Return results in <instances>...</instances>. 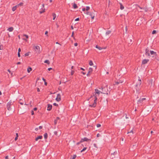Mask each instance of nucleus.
<instances>
[{"label":"nucleus","mask_w":159,"mask_h":159,"mask_svg":"<svg viewBox=\"0 0 159 159\" xmlns=\"http://www.w3.org/2000/svg\"><path fill=\"white\" fill-rule=\"evenodd\" d=\"M89 64L91 66H92L93 65L92 61H90L89 62Z\"/></svg>","instance_id":"nucleus-28"},{"label":"nucleus","mask_w":159,"mask_h":159,"mask_svg":"<svg viewBox=\"0 0 159 159\" xmlns=\"http://www.w3.org/2000/svg\"><path fill=\"white\" fill-rule=\"evenodd\" d=\"M13 103L12 102L10 101L8 102H7V109L9 111H11V105H12L13 104Z\"/></svg>","instance_id":"nucleus-4"},{"label":"nucleus","mask_w":159,"mask_h":159,"mask_svg":"<svg viewBox=\"0 0 159 159\" xmlns=\"http://www.w3.org/2000/svg\"><path fill=\"white\" fill-rule=\"evenodd\" d=\"M156 33V31L155 30H153L152 32V34H155Z\"/></svg>","instance_id":"nucleus-35"},{"label":"nucleus","mask_w":159,"mask_h":159,"mask_svg":"<svg viewBox=\"0 0 159 159\" xmlns=\"http://www.w3.org/2000/svg\"><path fill=\"white\" fill-rule=\"evenodd\" d=\"M100 136V134H99V133L98 134H97V137H99Z\"/></svg>","instance_id":"nucleus-44"},{"label":"nucleus","mask_w":159,"mask_h":159,"mask_svg":"<svg viewBox=\"0 0 159 159\" xmlns=\"http://www.w3.org/2000/svg\"><path fill=\"white\" fill-rule=\"evenodd\" d=\"M44 84L45 85H47V83L46 81L44 82Z\"/></svg>","instance_id":"nucleus-55"},{"label":"nucleus","mask_w":159,"mask_h":159,"mask_svg":"<svg viewBox=\"0 0 159 159\" xmlns=\"http://www.w3.org/2000/svg\"><path fill=\"white\" fill-rule=\"evenodd\" d=\"M148 86L149 87L150 89H152L153 87L154 84H153V80H150L148 81Z\"/></svg>","instance_id":"nucleus-2"},{"label":"nucleus","mask_w":159,"mask_h":159,"mask_svg":"<svg viewBox=\"0 0 159 159\" xmlns=\"http://www.w3.org/2000/svg\"><path fill=\"white\" fill-rule=\"evenodd\" d=\"M34 111H36L37 110V108L36 107H34L33 109Z\"/></svg>","instance_id":"nucleus-53"},{"label":"nucleus","mask_w":159,"mask_h":159,"mask_svg":"<svg viewBox=\"0 0 159 159\" xmlns=\"http://www.w3.org/2000/svg\"><path fill=\"white\" fill-rule=\"evenodd\" d=\"M73 7L74 9L77 8L78 7V6H77V5L75 3H74L73 5Z\"/></svg>","instance_id":"nucleus-23"},{"label":"nucleus","mask_w":159,"mask_h":159,"mask_svg":"<svg viewBox=\"0 0 159 159\" xmlns=\"http://www.w3.org/2000/svg\"><path fill=\"white\" fill-rule=\"evenodd\" d=\"M33 48L35 53L38 54L39 53V49H40L39 46H35L34 45L33 47Z\"/></svg>","instance_id":"nucleus-1"},{"label":"nucleus","mask_w":159,"mask_h":159,"mask_svg":"<svg viewBox=\"0 0 159 159\" xmlns=\"http://www.w3.org/2000/svg\"><path fill=\"white\" fill-rule=\"evenodd\" d=\"M99 89L102 90V91L101 92V93H104V94H108V93H105L107 92L106 90H103V87H102L101 88H99Z\"/></svg>","instance_id":"nucleus-11"},{"label":"nucleus","mask_w":159,"mask_h":159,"mask_svg":"<svg viewBox=\"0 0 159 159\" xmlns=\"http://www.w3.org/2000/svg\"><path fill=\"white\" fill-rule=\"evenodd\" d=\"M132 133V134H133V130H131L130 132H128L127 133L128 134V133Z\"/></svg>","instance_id":"nucleus-46"},{"label":"nucleus","mask_w":159,"mask_h":159,"mask_svg":"<svg viewBox=\"0 0 159 159\" xmlns=\"http://www.w3.org/2000/svg\"><path fill=\"white\" fill-rule=\"evenodd\" d=\"M5 159H8V156H6L5 157Z\"/></svg>","instance_id":"nucleus-48"},{"label":"nucleus","mask_w":159,"mask_h":159,"mask_svg":"<svg viewBox=\"0 0 159 159\" xmlns=\"http://www.w3.org/2000/svg\"><path fill=\"white\" fill-rule=\"evenodd\" d=\"M21 51V49H20V48H19V49H18V52H19V53Z\"/></svg>","instance_id":"nucleus-51"},{"label":"nucleus","mask_w":159,"mask_h":159,"mask_svg":"<svg viewBox=\"0 0 159 159\" xmlns=\"http://www.w3.org/2000/svg\"><path fill=\"white\" fill-rule=\"evenodd\" d=\"M81 73H82V74H83V75H85V74H86V73H85L84 72H81Z\"/></svg>","instance_id":"nucleus-63"},{"label":"nucleus","mask_w":159,"mask_h":159,"mask_svg":"<svg viewBox=\"0 0 159 159\" xmlns=\"http://www.w3.org/2000/svg\"><path fill=\"white\" fill-rule=\"evenodd\" d=\"M79 20V18H77L75 20V21H78V20Z\"/></svg>","instance_id":"nucleus-47"},{"label":"nucleus","mask_w":159,"mask_h":159,"mask_svg":"<svg viewBox=\"0 0 159 159\" xmlns=\"http://www.w3.org/2000/svg\"><path fill=\"white\" fill-rule=\"evenodd\" d=\"M16 137H18V134L17 133H16Z\"/></svg>","instance_id":"nucleus-58"},{"label":"nucleus","mask_w":159,"mask_h":159,"mask_svg":"<svg viewBox=\"0 0 159 159\" xmlns=\"http://www.w3.org/2000/svg\"><path fill=\"white\" fill-rule=\"evenodd\" d=\"M7 71L9 72L10 73H11V71L9 69L7 70Z\"/></svg>","instance_id":"nucleus-62"},{"label":"nucleus","mask_w":159,"mask_h":159,"mask_svg":"<svg viewBox=\"0 0 159 159\" xmlns=\"http://www.w3.org/2000/svg\"><path fill=\"white\" fill-rule=\"evenodd\" d=\"M52 69V68H48V70H49V71H50V70Z\"/></svg>","instance_id":"nucleus-57"},{"label":"nucleus","mask_w":159,"mask_h":159,"mask_svg":"<svg viewBox=\"0 0 159 159\" xmlns=\"http://www.w3.org/2000/svg\"><path fill=\"white\" fill-rule=\"evenodd\" d=\"M31 112L32 115H33L34 114V112L33 110H32Z\"/></svg>","instance_id":"nucleus-43"},{"label":"nucleus","mask_w":159,"mask_h":159,"mask_svg":"<svg viewBox=\"0 0 159 159\" xmlns=\"http://www.w3.org/2000/svg\"><path fill=\"white\" fill-rule=\"evenodd\" d=\"M95 96H96V93L98 94V95L100 94V93H101V92H100V91H99L98 89H95Z\"/></svg>","instance_id":"nucleus-15"},{"label":"nucleus","mask_w":159,"mask_h":159,"mask_svg":"<svg viewBox=\"0 0 159 159\" xmlns=\"http://www.w3.org/2000/svg\"><path fill=\"white\" fill-rule=\"evenodd\" d=\"M44 137L45 139H46L48 137V134L47 133H45L44 134Z\"/></svg>","instance_id":"nucleus-24"},{"label":"nucleus","mask_w":159,"mask_h":159,"mask_svg":"<svg viewBox=\"0 0 159 159\" xmlns=\"http://www.w3.org/2000/svg\"><path fill=\"white\" fill-rule=\"evenodd\" d=\"M3 49V46L2 45H0V50H2Z\"/></svg>","instance_id":"nucleus-40"},{"label":"nucleus","mask_w":159,"mask_h":159,"mask_svg":"<svg viewBox=\"0 0 159 159\" xmlns=\"http://www.w3.org/2000/svg\"><path fill=\"white\" fill-rule=\"evenodd\" d=\"M57 131H55L54 132V134L56 135H57Z\"/></svg>","instance_id":"nucleus-41"},{"label":"nucleus","mask_w":159,"mask_h":159,"mask_svg":"<svg viewBox=\"0 0 159 159\" xmlns=\"http://www.w3.org/2000/svg\"><path fill=\"white\" fill-rule=\"evenodd\" d=\"M32 70V68L31 67H29L27 69V72L28 73H30Z\"/></svg>","instance_id":"nucleus-18"},{"label":"nucleus","mask_w":159,"mask_h":159,"mask_svg":"<svg viewBox=\"0 0 159 159\" xmlns=\"http://www.w3.org/2000/svg\"><path fill=\"white\" fill-rule=\"evenodd\" d=\"M85 9L84 8L82 9V11H85Z\"/></svg>","instance_id":"nucleus-64"},{"label":"nucleus","mask_w":159,"mask_h":159,"mask_svg":"<svg viewBox=\"0 0 159 159\" xmlns=\"http://www.w3.org/2000/svg\"><path fill=\"white\" fill-rule=\"evenodd\" d=\"M148 59H145L143 60L142 63L143 64H145L147 63L149 61Z\"/></svg>","instance_id":"nucleus-14"},{"label":"nucleus","mask_w":159,"mask_h":159,"mask_svg":"<svg viewBox=\"0 0 159 159\" xmlns=\"http://www.w3.org/2000/svg\"><path fill=\"white\" fill-rule=\"evenodd\" d=\"M141 84V80L139 79L138 80V82H137V84L136 85V89L137 91V90L140 89Z\"/></svg>","instance_id":"nucleus-3"},{"label":"nucleus","mask_w":159,"mask_h":159,"mask_svg":"<svg viewBox=\"0 0 159 159\" xmlns=\"http://www.w3.org/2000/svg\"><path fill=\"white\" fill-rule=\"evenodd\" d=\"M23 4V2H20V3H19L16 6H22Z\"/></svg>","instance_id":"nucleus-29"},{"label":"nucleus","mask_w":159,"mask_h":159,"mask_svg":"<svg viewBox=\"0 0 159 159\" xmlns=\"http://www.w3.org/2000/svg\"><path fill=\"white\" fill-rule=\"evenodd\" d=\"M123 82V81H121L120 80L119 81V82H120V83H122V82Z\"/></svg>","instance_id":"nucleus-59"},{"label":"nucleus","mask_w":159,"mask_h":159,"mask_svg":"<svg viewBox=\"0 0 159 159\" xmlns=\"http://www.w3.org/2000/svg\"><path fill=\"white\" fill-rule=\"evenodd\" d=\"M54 124L55 125H56L57 124V120H55L54 121Z\"/></svg>","instance_id":"nucleus-52"},{"label":"nucleus","mask_w":159,"mask_h":159,"mask_svg":"<svg viewBox=\"0 0 159 159\" xmlns=\"http://www.w3.org/2000/svg\"><path fill=\"white\" fill-rule=\"evenodd\" d=\"M96 48L98 49L99 50H101L102 49V47H99L98 45H96Z\"/></svg>","instance_id":"nucleus-26"},{"label":"nucleus","mask_w":159,"mask_h":159,"mask_svg":"<svg viewBox=\"0 0 159 159\" xmlns=\"http://www.w3.org/2000/svg\"><path fill=\"white\" fill-rule=\"evenodd\" d=\"M146 98H142V99H140L137 101V104H139L140 103H143V101L145 100Z\"/></svg>","instance_id":"nucleus-5"},{"label":"nucleus","mask_w":159,"mask_h":159,"mask_svg":"<svg viewBox=\"0 0 159 159\" xmlns=\"http://www.w3.org/2000/svg\"><path fill=\"white\" fill-rule=\"evenodd\" d=\"M52 16H53V20H54L56 17V15L55 13H53L52 14Z\"/></svg>","instance_id":"nucleus-21"},{"label":"nucleus","mask_w":159,"mask_h":159,"mask_svg":"<svg viewBox=\"0 0 159 159\" xmlns=\"http://www.w3.org/2000/svg\"><path fill=\"white\" fill-rule=\"evenodd\" d=\"M42 80H43L44 82H45V81H46V80H45V79H44L43 78H42Z\"/></svg>","instance_id":"nucleus-60"},{"label":"nucleus","mask_w":159,"mask_h":159,"mask_svg":"<svg viewBox=\"0 0 159 159\" xmlns=\"http://www.w3.org/2000/svg\"><path fill=\"white\" fill-rule=\"evenodd\" d=\"M53 105L55 106H57L58 105L56 103H54Z\"/></svg>","instance_id":"nucleus-50"},{"label":"nucleus","mask_w":159,"mask_h":159,"mask_svg":"<svg viewBox=\"0 0 159 159\" xmlns=\"http://www.w3.org/2000/svg\"><path fill=\"white\" fill-rule=\"evenodd\" d=\"M52 106L51 105L48 104L47 110L49 111H50L52 108Z\"/></svg>","instance_id":"nucleus-12"},{"label":"nucleus","mask_w":159,"mask_h":159,"mask_svg":"<svg viewBox=\"0 0 159 159\" xmlns=\"http://www.w3.org/2000/svg\"><path fill=\"white\" fill-rule=\"evenodd\" d=\"M41 10H40V14L42 13L45 11V9L44 8V5L43 4L42 5V7Z\"/></svg>","instance_id":"nucleus-13"},{"label":"nucleus","mask_w":159,"mask_h":159,"mask_svg":"<svg viewBox=\"0 0 159 159\" xmlns=\"http://www.w3.org/2000/svg\"><path fill=\"white\" fill-rule=\"evenodd\" d=\"M56 99L58 102H59L61 100V96L59 94L57 95V97L56 98Z\"/></svg>","instance_id":"nucleus-10"},{"label":"nucleus","mask_w":159,"mask_h":159,"mask_svg":"<svg viewBox=\"0 0 159 159\" xmlns=\"http://www.w3.org/2000/svg\"><path fill=\"white\" fill-rule=\"evenodd\" d=\"M20 53H19V52H18V57H20Z\"/></svg>","instance_id":"nucleus-42"},{"label":"nucleus","mask_w":159,"mask_h":159,"mask_svg":"<svg viewBox=\"0 0 159 159\" xmlns=\"http://www.w3.org/2000/svg\"><path fill=\"white\" fill-rule=\"evenodd\" d=\"M111 33V31L107 30L106 32V35H108L109 34H110Z\"/></svg>","instance_id":"nucleus-27"},{"label":"nucleus","mask_w":159,"mask_h":159,"mask_svg":"<svg viewBox=\"0 0 159 159\" xmlns=\"http://www.w3.org/2000/svg\"><path fill=\"white\" fill-rule=\"evenodd\" d=\"M97 127L98 128L100 127L101 126V125L100 124H97Z\"/></svg>","instance_id":"nucleus-37"},{"label":"nucleus","mask_w":159,"mask_h":159,"mask_svg":"<svg viewBox=\"0 0 159 159\" xmlns=\"http://www.w3.org/2000/svg\"><path fill=\"white\" fill-rule=\"evenodd\" d=\"M150 54L152 56V57H156V52L153 51H150Z\"/></svg>","instance_id":"nucleus-7"},{"label":"nucleus","mask_w":159,"mask_h":159,"mask_svg":"<svg viewBox=\"0 0 159 159\" xmlns=\"http://www.w3.org/2000/svg\"><path fill=\"white\" fill-rule=\"evenodd\" d=\"M23 36L25 37L26 39H28L29 38L27 34H24Z\"/></svg>","instance_id":"nucleus-34"},{"label":"nucleus","mask_w":159,"mask_h":159,"mask_svg":"<svg viewBox=\"0 0 159 159\" xmlns=\"http://www.w3.org/2000/svg\"><path fill=\"white\" fill-rule=\"evenodd\" d=\"M149 50L148 48H147L145 50V54L146 55L148 56H150L149 53Z\"/></svg>","instance_id":"nucleus-9"},{"label":"nucleus","mask_w":159,"mask_h":159,"mask_svg":"<svg viewBox=\"0 0 159 159\" xmlns=\"http://www.w3.org/2000/svg\"><path fill=\"white\" fill-rule=\"evenodd\" d=\"M89 15L91 16V18L92 19H93L94 18V16L91 13H89Z\"/></svg>","instance_id":"nucleus-20"},{"label":"nucleus","mask_w":159,"mask_h":159,"mask_svg":"<svg viewBox=\"0 0 159 159\" xmlns=\"http://www.w3.org/2000/svg\"><path fill=\"white\" fill-rule=\"evenodd\" d=\"M39 80V77H38L37 79V80H36V85H37V84H39V83H38L37 82V81Z\"/></svg>","instance_id":"nucleus-36"},{"label":"nucleus","mask_w":159,"mask_h":159,"mask_svg":"<svg viewBox=\"0 0 159 159\" xmlns=\"http://www.w3.org/2000/svg\"><path fill=\"white\" fill-rule=\"evenodd\" d=\"M89 140H90V139H89L86 137H84V138H82L81 139V140L80 141V142H82L84 141H88Z\"/></svg>","instance_id":"nucleus-8"},{"label":"nucleus","mask_w":159,"mask_h":159,"mask_svg":"<svg viewBox=\"0 0 159 159\" xmlns=\"http://www.w3.org/2000/svg\"><path fill=\"white\" fill-rule=\"evenodd\" d=\"M74 73V71L73 70H71V75H73Z\"/></svg>","instance_id":"nucleus-45"},{"label":"nucleus","mask_w":159,"mask_h":159,"mask_svg":"<svg viewBox=\"0 0 159 159\" xmlns=\"http://www.w3.org/2000/svg\"><path fill=\"white\" fill-rule=\"evenodd\" d=\"M92 71H93L92 68H91V67L89 68V69L88 72V73L87 74V76H89V74Z\"/></svg>","instance_id":"nucleus-16"},{"label":"nucleus","mask_w":159,"mask_h":159,"mask_svg":"<svg viewBox=\"0 0 159 159\" xmlns=\"http://www.w3.org/2000/svg\"><path fill=\"white\" fill-rule=\"evenodd\" d=\"M93 146H94V147H96V148H97V145H96V144H95V143H94V144H93Z\"/></svg>","instance_id":"nucleus-54"},{"label":"nucleus","mask_w":159,"mask_h":159,"mask_svg":"<svg viewBox=\"0 0 159 159\" xmlns=\"http://www.w3.org/2000/svg\"><path fill=\"white\" fill-rule=\"evenodd\" d=\"M90 9V7L88 6H87L86 7V10L88 11Z\"/></svg>","instance_id":"nucleus-38"},{"label":"nucleus","mask_w":159,"mask_h":159,"mask_svg":"<svg viewBox=\"0 0 159 159\" xmlns=\"http://www.w3.org/2000/svg\"><path fill=\"white\" fill-rule=\"evenodd\" d=\"M13 30H14V29H13V27H11L7 29V30L9 31V32H12L13 31Z\"/></svg>","instance_id":"nucleus-17"},{"label":"nucleus","mask_w":159,"mask_h":159,"mask_svg":"<svg viewBox=\"0 0 159 159\" xmlns=\"http://www.w3.org/2000/svg\"><path fill=\"white\" fill-rule=\"evenodd\" d=\"M20 64H21V63H20V62H18L17 63V65Z\"/></svg>","instance_id":"nucleus-61"},{"label":"nucleus","mask_w":159,"mask_h":159,"mask_svg":"<svg viewBox=\"0 0 159 159\" xmlns=\"http://www.w3.org/2000/svg\"><path fill=\"white\" fill-rule=\"evenodd\" d=\"M97 100V97L95 96V99L94 100V102L92 104H90V106L91 107H95L96 105V101Z\"/></svg>","instance_id":"nucleus-6"},{"label":"nucleus","mask_w":159,"mask_h":159,"mask_svg":"<svg viewBox=\"0 0 159 159\" xmlns=\"http://www.w3.org/2000/svg\"><path fill=\"white\" fill-rule=\"evenodd\" d=\"M18 138V137H16L15 138V141H16L17 139Z\"/></svg>","instance_id":"nucleus-56"},{"label":"nucleus","mask_w":159,"mask_h":159,"mask_svg":"<svg viewBox=\"0 0 159 159\" xmlns=\"http://www.w3.org/2000/svg\"><path fill=\"white\" fill-rule=\"evenodd\" d=\"M25 56H28L29 55V52H27L25 54Z\"/></svg>","instance_id":"nucleus-39"},{"label":"nucleus","mask_w":159,"mask_h":159,"mask_svg":"<svg viewBox=\"0 0 159 159\" xmlns=\"http://www.w3.org/2000/svg\"><path fill=\"white\" fill-rule=\"evenodd\" d=\"M76 157V155L75 154L73 156L72 159H75V158Z\"/></svg>","instance_id":"nucleus-33"},{"label":"nucleus","mask_w":159,"mask_h":159,"mask_svg":"<svg viewBox=\"0 0 159 159\" xmlns=\"http://www.w3.org/2000/svg\"><path fill=\"white\" fill-rule=\"evenodd\" d=\"M74 45L75 46H77L78 45L77 43H75Z\"/></svg>","instance_id":"nucleus-49"},{"label":"nucleus","mask_w":159,"mask_h":159,"mask_svg":"<svg viewBox=\"0 0 159 159\" xmlns=\"http://www.w3.org/2000/svg\"><path fill=\"white\" fill-rule=\"evenodd\" d=\"M39 139H40V135L38 136L35 139V140L36 141H37Z\"/></svg>","instance_id":"nucleus-32"},{"label":"nucleus","mask_w":159,"mask_h":159,"mask_svg":"<svg viewBox=\"0 0 159 159\" xmlns=\"http://www.w3.org/2000/svg\"><path fill=\"white\" fill-rule=\"evenodd\" d=\"M119 4L120 5V9L122 10H123L124 8V7L123 6L121 3L120 2Z\"/></svg>","instance_id":"nucleus-19"},{"label":"nucleus","mask_w":159,"mask_h":159,"mask_svg":"<svg viewBox=\"0 0 159 159\" xmlns=\"http://www.w3.org/2000/svg\"><path fill=\"white\" fill-rule=\"evenodd\" d=\"M23 101L22 99H20L19 100V103L21 105H23L24 104V102H23Z\"/></svg>","instance_id":"nucleus-25"},{"label":"nucleus","mask_w":159,"mask_h":159,"mask_svg":"<svg viewBox=\"0 0 159 159\" xmlns=\"http://www.w3.org/2000/svg\"><path fill=\"white\" fill-rule=\"evenodd\" d=\"M17 6L16 5L15 6L13 7L12 8V10L13 11H15L16 9Z\"/></svg>","instance_id":"nucleus-22"},{"label":"nucleus","mask_w":159,"mask_h":159,"mask_svg":"<svg viewBox=\"0 0 159 159\" xmlns=\"http://www.w3.org/2000/svg\"><path fill=\"white\" fill-rule=\"evenodd\" d=\"M44 62V63H47L48 64H49L50 63L49 60H45Z\"/></svg>","instance_id":"nucleus-30"},{"label":"nucleus","mask_w":159,"mask_h":159,"mask_svg":"<svg viewBox=\"0 0 159 159\" xmlns=\"http://www.w3.org/2000/svg\"><path fill=\"white\" fill-rule=\"evenodd\" d=\"M87 149V148L86 147H85V148H84L81 151V152H82L84 151L85 150Z\"/></svg>","instance_id":"nucleus-31"}]
</instances>
